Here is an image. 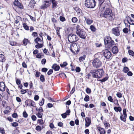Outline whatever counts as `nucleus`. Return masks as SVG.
<instances>
[{
    "label": "nucleus",
    "instance_id": "obj_1",
    "mask_svg": "<svg viewBox=\"0 0 134 134\" xmlns=\"http://www.w3.org/2000/svg\"><path fill=\"white\" fill-rule=\"evenodd\" d=\"M104 43L105 47L108 48H110L114 45L115 43L112 40L111 38L109 36H107L104 38Z\"/></svg>",
    "mask_w": 134,
    "mask_h": 134
},
{
    "label": "nucleus",
    "instance_id": "obj_2",
    "mask_svg": "<svg viewBox=\"0 0 134 134\" xmlns=\"http://www.w3.org/2000/svg\"><path fill=\"white\" fill-rule=\"evenodd\" d=\"M90 73L93 78H100L102 77L104 73L103 70L102 69L92 70Z\"/></svg>",
    "mask_w": 134,
    "mask_h": 134
},
{
    "label": "nucleus",
    "instance_id": "obj_3",
    "mask_svg": "<svg viewBox=\"0 0 134 134\" xmlns=\"http://www.w3.org/2000/svg\"><path fill=\"white\" fill-rule=\"evenodd\" d=\"M113 14L111 10L109 8L106 9L103 14V16L107 19L110 20L114 19L113 18Z\"/></svg>",
    "mask_w": 134,
    "mask_h": 134
},
{
    "label": "nucleus",
    "instance_id": "obj_4",
    "mask_svg": "<svg viewBox=\"0 0 134 134\" xmlns=\"http://www.w3.org/2000/svg\"><path fill=\"white\" fill-rule=\"evenodd\" d=\"M68 41L71 43L77 42L79 40L78 37L73 34H69L68 36Z\"/></svg>",
    "mask_w": 134,
    "mask_h": 134
},
{
    "label": "nucleus",
    "instance_id": "obj_5",
    "mask_svg": "<svg viewBox=\"0 0 134 134\" xmlns=\"http://www.w3.org/2000/svg\"><path fill=\"white\" fill-rule=\"evenodd\" d=\"M96 2L94 0H86L85 1V4L86 7L89 8H93L96 5Z\"/></svg>",
    "mask_w": 134,
    "mask_h": 134
},
{
    "label": "nucleus",
    "instance_id": "obj_6",
    "mask_svg": "<svg viewBox=\"0 0 134 134\" xmlns=\"http://www.w3.org/2000/svg\"><path fill=\"white\" fill-rule=\"evenodd\" d=\"M93 66L96 68H100L102 65V63L98 58H96L92 63Z\"/></svg>",
    "mask_w": 134,
    "mask_h": 134
},
{
    "label": "nucleus",
    "instance_id": "obj_7",
    "mask_svg": "<svg viewBox=\"0 0 134 134\" xmlns=\"http://www.w3.org/2000/svg\"><path fill=\"white\" fill-rule=\"evenodd\" d=\"M98 8L101 12L103 11L105 8L106 5H107L105 0H98Z\"/></svg>",
    "mask_w": 134,
    "mask_h": 134
},
{
    "label": "nucleus",
    "instance_id": "obj_8",
    "mask_svg": "<svg viewBox=\"0 0 134 134\" xmlns=\"http://www.w3.org/2000/svg\"><path fill=\"white\" fill-rule=\"evenodd\" d=\"M76 33L80 38L84 39L86 38V32L83 29H82L78 31H76Z\"/></svg>",
    "mask_w": 134,
    "mask_h": 134
},
{
    "label": "nucleus",
    "instance_id": "obj_9",
    "mask_svg": "<svg viewBox=\"0 0 134 134\" xmlns=\"http://www.w3.org/2000/svg\"><path fill=\"white\" fill-rule=\"evenodd\" d=\"M103 54L105 57L107 59H109L111 56V52L108 49H105L104 51Z\"/></svg>",
    "mask_w": 134,
    "mask_h": 134
},
{
    "label": "nucleus",
    "instance_id": "obj_10",
    "mask_svg": "<svg viewBox=\"0 0 134 134\" xmlns=\"http://www.w3.org/2000/svg\"><path fill=\"white\" fill-rule=\"evenodd\" d=\"M126 111L125 109H124L123 110V113L124 115H122L120 116V118L121 120L124 122L126 121V118L127 117V114L126 113Z\"/></svg>",
    "mask_w": 134,
    "mask_h": 134
},
{
    "label": "nucleus",
    "instance_id": "obj_11",
    "mask_svg": "<svg viewBox=\"0 0 134 134\" xmlns=\"http://www.w3.org/2000/svg\"><path fill=\"white\" fill-rule=\"evenodd\" d=\"M113 33L116 36H118L120 35V32L118 27L113 28L112 30Z\"/></svg>",
    "mask_w": 134,
    "mask_h": 134
},
{
    "label": "nucleus",
    "instance_id": "obj_12",
    "mask_svg": "<svg viewBox=\"0 0 134 134\" xmlns=\"http://www.w3.org/2000/svg\"><path fill=\"white\" fill-rule=\"evenodd\" d=\"M70 109H68L67 110L65 113H63L61 115L62 118L63 119H65L66 118L67 115H70Z\"/></svg>",
    "mask_w": 134,
    "mask_h": 134
},
{
    "label": "nucleus",
    "instance_id": "obj_13",
    "mask_svg": "<svg viewBox=\"0 0 134 134\" xmlns=\"http://www.w3.org/2000/svg\"><path fill=\"white\" fill-rule=\"evenodd\" d=\"M5 85L3 82H0V90L2 92L4 91L5 89Z\"/></svg>",
    "mask_w": 134,
    "mask_h": 134
},
{
    "label": "nucleus",
    "instance_id": "obj_14",
    "mask_svg": "<svg viewBox=\"0 0 134 134\" xmlns=\"http://www.w3.org/2000/svg\"><path fill=\"white\" fill-rule=\"evenodd\" d=\"M86 123L85 126L86 127H88L90 125L91 122V120L89 118H86L85 119Z\"/></svg>",
    "mask_w": 134,
    "mask_h": 134
},
{
    "label": "nucleus",
    "instance_id": "obj_15",
    "mask_svg": "<svg viewBox=\"0 0 134 134\" xmlns=\"http://www.w3.org/2000/svg\"><path fill=\"white\" fill-rule=\"evenodd\" d=\"M13 4L14 5L17 6L18 7L21 9H22L23 8V6L22 4L20 3L18 1L17 2H14Z\"/></svg>",
    "mask_w": 134,
    "mask_h": 134
},
{
    "label": "nucleus",
    "instance_id": "obj_16",
    "mask_svg": "<svg viewBox=\"0 0 134 134\" xmlns=\"http://www.w3.org/2000/svg\"><path fill=\"white\" fill-rule=\"evenodd\" d=\"M52 68L54 69L55 71H58L59 70L60 67L59 66L57 65V64H54L53 65Z\"/></svg>",
    "mask_w": 134,
    "mask_h": 134
},
{
    "label": "nucleus",
    "instance_id": "obj_17",
    "mask_svg": "<svg viewBox=\"0 0 134 134\" xmlns=\"http://www.w3.org/2000/svg\"><path fill=\"white\" fill-rule=\"evenodd\" d=\"M51 2L52 4V8L55 9L56 8L58 3L55 0H51Z\"/></svg>",
    "mask_w": 134,
    "mask_h": 134
},
{
    "label": "nucleus",
    "instance_id": "obj_18",
    "mask_svg": "<svg viewBox=\"0 0 134 134\" xmlns=\"http://www.w3.org/2000/svg\"><path fill=\"white\" fill-rule=\"evenodd\" d=\"M35 3L36 2L35 1L31 0L29 4V6L31 8H34Z\"/></svg>",
    "mask_w": 134,
    "mask_h": 134
},
{
    "label": "nucleus",
    "instance_id": "obj_19",
    "mask_svg": "<svg viewBox=\"0 0 134 134\" xmlns=\"http://www.w3.org/2000/svg\"><path fill=\"white\" fill-rule=\"evenodd\" d=\"M118 47L116 46H114L112 48V51L114 54H116L118 52Z\"/></svg>",
    "mask_w": 134,
    "mask_h": 134
},
{
    "label": "nucleus",
    "instance_id": "obj_20",
    "mask_svg": "<svg viewBox=\"0 0 134 134\" xmlns=\"http://www.w3.org/2000/svg\"><path fill=\"white\" fill-rule=\"evenodd\" d=\"M98 130L100 132V134H104L105 133V131L104 129L103 128L100 127H98Z\"/></svg>",
    "mask_w": 134,
    "mask_h": 134
},
{
    "label": "nucleus",
    "instance_id": "obj_21",
    "mask_svg": "<svg viewBox=\"0 0 134 134\" xmlns=\"http://www.w3.org/2000/svg\"><path fill=\"white\" fill-rule=\"evenodd\" d=\"M84 17L85 18V20H86V22L87 24L90 25L93 22V20L92 19L89 18L86 19V17Z\"/></svg>",
    "mask_w": 134,
    "mask_h": 134
},
{
    "label": "nucleus",
    "instance_id": "obj_22",
    "mask_svg": "<svg viewBox=\"0 0 134 134\" xmlns=\"http://www.w3.org/2000/svg\"><path fill=\"white\" fill-rule=\"evenodd\" d=\"M23 42L24 46H26L28 43H30L28 39L26 38H24L23 40Z\"/></svg>",
    "mask_w": 134,
    "mask_h": 134
},
{
    "label": "nucleus",
    "instance_id": "obj_23",
    "mask_svg": "<svg viewBox=\"0 0 134 134\" xmlns=\"http://www.w3.org/2000/svg\"><path fill=\"white\" fill-rule=\"evenodd\" d=\"M11 108L9 106H7L5 110L4 111V113L6 114L9 113L10 111Z\"/></svg>",
    "mask_w": 134,
    "mask_h": 134
},
{
    "label": "nucleus",
    "instance_id": "obj_24",
    "mask_svg": "<svg viewBox=\"0 0 134 134\" xmlns=\"http://www.w3.org/2000/svg\"><path fill=\"white\" fill-rule=\"evenodd\" d=\"M114 108L115 111L117 112H118L119 111L120 112L122 110L121 108L120 107H114Z\"/></svg>",
    "mask_w": 134,
    "mask_h": 134
},
{
    "label": "nucleus",
    "instance_id": "obj_25",
    "mask_svg": "<svg viewBox=\"0 0 134 134\" xmlns=\"http://www.w3.org/2000/svg\"><path fill=\"white\" fill-rule=\"evenodd\" d=\"M5 60L4 55L3 54H0V62H3Z\"/></svg>",
    "mask_w": 134,
    "mask_h": 134
},
{
    "label": "nucleus",
    "instance_id": "obj_26",
    "mask_svg": "<svg viewBox=\"0 0 134 134\" xmlns=\"http://www.w3.org/2000/svg\"><path fill=\"white\" fill-rule=\"evenodd\" d=\"M29 102L30 103H29V106L35 107L34 106L35 105V103L31 99H29Z\"/></svg>",
    "mask_w": 134,
    "mask_h": 134
},
{
    "label": "nucleus",
    "instance_id": "obj_27",
    "mask_svg": "<svg viewBox=\"0 0 134 134\" xmlns=\"http://www.w3.org/2000/svg\"><path fill=\"white\" fill-rule=\"evenodd\" d=\"M90 29L93 32H94L96 30V28L93 25H91L90 27Z\"/></svg>",
    "mask_w": 134,
    "mask_h": 134
},
{
    "label": "nucleus",
    "instance_id": "obj_28",
    "mask_svg": "<svg viewBox=\"0 0 134 134\" xmlns=\"http://www.w3.org/2000/svg\"><path fill=\"white\" fill-rule=\"evenodd\" d=\"M23 26L24 28L26 30H29V26L27 25L26 23H24L23 24Z\"/></svg>",
    "mask_w": 134,
    "mask_h": 134
},
{
    "label": "nucleus",
    "instance_id": "obj_29",
    "mask_svg": "<svg viewBox=\"0 0 134 134\" xmlns=\"http://www.w3.org/2000/svg\"><path fill=\"white\" fill-rule=\"evenodd\" d=\"M43 46V44H40L39 43H38L35 46V47L37 49L41 48Z\"/></svg>",
    "mask_w": 134,
    "mask_h": 134
},
{
    "label": "nucleus",
    "instance_id": "obj_30",
    "mask_svg": "<svg viewBox=\"0 0 134 134\" xmlns=\"http://www.w3.org/2000/svg\"><path fill=\"white\" fill-rule=\"evenodd\" d=\"M77 47V45L75 43H73L71 45V48L70 49L72 52H74V51H73L72 50V47Z\"/></svg>",
    "mask_w": 134,
    "mask_h": 134
},
{
    "label": "nucleus",
    "instance_id": "obj_31",
    "mask_svg": "<svg viewBox=\"0 0 134 134\" xmlns=\"http://www.w3.org/2000/svg\"><path fill=\"white\" fill-rule=\"evenodd\" d=\"M129 70V69L127 67H125L124 68L123 71L124 72L127 73Z\"/></svg>",
    "mask_w": 134,
    "mask_h": 134
},
{
    "label": "nucleus",
    "instance_id": "obj_32",
    "mask_svg": "<svg viewBox=\"0 0 134 134\" xmlns=\"http://www.w3.org/2000/svg\"><path fill=\"white\" fill-rule=\"evenodd\" d=\"M40 81L42 82H44L45 81V78L43 75H41L40 77Z\"/></svg>",
    "mask_w": 134,
    "mask_h": 134
},
{
    "label": "nucleus",
    "instance_id": "obj_33",
    "mask_svg": "<svg viewBox=\"0 0 134 134\" xmlns=\"http://www.w3.org/2000/svg\"><path fill=\"white\" fill-rule=\"evenodd\" d=\"M128 52L129 55L134 57V52L132 50H129Z\"/></svg>",
    "mask_w": 134,
    "mask_h": 134
},
{
    "label": "nucleus",
    "instance_id": "obj_34",
    "mask_svg": "<svg viewBox=\"0 0 134 134\" xmlns=\"http://www.w3.org/2000/svg\"><path fill=\"white\" fill-rule=\"evenodd\" d=\"M90 97L89 96L86 95L85 96V98L84 99V100L86 102H88L89 100Z\"/></svg>",
    "mask_w": 134,
    "mask_h": 134
},
{
    "label": "nucleus",
    "instance_id": "obj_35",
    "mask_svg": "<svg viewBox=\"0 0 134 134\" xmlns=\"http://www.w3.org/2000/svg\"><path fill=\"white\" fill-rule=\"evenodd\" d=\"M71 20L72 22L74 23H75L77 22L78 19L76 18L75 17H74L72 18Z\"/></svg>",
    "mask_w": 134,
    "mask_h": 134
},
{
    "label": "nucleus",
    "instance_id": "obj_36",
    "mask_svg": "<svg viewBox=\"0 0 134 134\" xmlns=\"http://www.w3.org/2000/svg\"><path fill=\"white\" fill-rule=\"evenodd\" d=\"M108 79V77H105L103 79L100 80L99 81H100L101 82H103L107 81Z\"/></svg>",
    "mask_w": 134,
    "mask_h": 134
},
{
    "label": "nucleus",
    "instance_id": "obj_37",
    "mask_svg": "<svg viewBox=\"0 0 134 134\" xmlns=\"http://www.w3.org/2000/svg\"><path fill=\"white\" fill-rule=\"evenodd\" d=\"M43 113H41L40 112H38L36 114L37 116L38 117L42 118V117Z\"/></svg>",
    "mask_w": 134,
    "mask_h": 134
},
{
    "label": "nucleus",
    "instance_id": "obj_38",
    "mask_svg": "<svg viewBox=\"0 0 134 134\" xmlns=\"http://www.w3.org/2000/svg\"><path fill=\"white\" fill-rule=\"evenodd\" d=\"M85 56L83 55V56L79 58V60L80 62L82 61L85 59Z\"/></svg>",
    "mask_w": 134,
    "mask_h": 134
},
{
    "label": "nucleus",
    "instance_id": "obj_39",
    "mask_svg": "<svg viewBox=\"0 0 134 134\" xmlns=\"http://www.w3.org/2000/svg\"><path fill=\"white\" fill-rule=\"evenodd\" d=\"M23 116L24 117L26 118L28 116V114L25 111H24L23 113Z\"/></svg>",
    "mask_w": 134,
    "mask_h": 134
},
{
    "label": "nucleus",
    "instance_id": "obj_40",
    "mask_svg": "<svg viewBox=\"0 0 134 134\" xmlns=\"http://www.w3.org/2000/svg\"><path fill=\"white\" fill-rule=\"evenodd\" d=\"M68 64L66 62H64L63 63V64H60V65L61 67H64L66 66Z\"/></svg>",
    "mask_w": 134,
    "mask_h": 134
},
{
    "label": "nucleus",
    "instance_id": "obj_41",
    "mask_svg": "<svg viewBox=\"0 0 134 134\" xmlns=\"http://www.w3.org/2000/svg\"><path fill=\"white\" fill-rule=\"evenodd\" d=\"M0 133H1L2 134H5V131L3 128H0Z\"/></svg>",
    "mask_w": 134,
    "mask_h": 134
},
{
    "label": "nucleus",
    "instance_id": "obj_42",
    "mask_svg": "<svg viewBox=\"0 0 134 134\" xmlns=\"http://www.w3.org/2000/svg\"><path fill=\"white\" fill-rule=\"evenodd\" d=\"M41 39L39 38V37H37L34 40V41L36 43H38V42H40L41 41Z\"/></svg>",
    "mask_w": 134,
    "mask_h": 134
},
{
    "label": "nucleus",
    "instance_id": "obj_43",
    "mask_svg": "<svg viewBox=\"0 0 134 134\" xmlns=\"http://www.w3.org/2000/svg\"><path fill=\"white\" fill-rule=\"evenodd\" d=\"M104 125L106 129H108L110 126V124L108 122L104 123Z\"/></svg>",
    "mask_w": 134,
    "mask_h": 134
},
{
    "label": "nucleus",
    "instance_id": "obj_44",
    "mask_svg": "<svg viewBox=\"0 0 134 134\" xmlns=\"http://www.w3.org/2000/svg\"><path fill=\"white\" fill-rule=\"evenodd\" d=\"M36 129L37 131H40L42 130L41 127L39 125L37 126L36 128Z\"/></svg>",
    "mask_w": 134,
    "mask_h": 134
},
{
    "label": "nucleus",
    "instance_id": "obj_45",
    "mask_svg": "<svg viewBox=\"0 0 134 134\" xmlns=\"http://www.w3.org/2000/svg\"><path fill=\"white\" fill-rule=\"evenodd\" d=\"M59 19L62 22H63L66 20L65 18L62 16L60 17Z\"/></svg>",
    "mask_w": 134,
    "mask_h": 134
},
{
    "label": "nucleus",
    "instance_id": "obj_46",
    "mask_svg": "<svg viewBox=\"0 0 134 134\" xmlns=\"http://www.w3.org/2000/svg\"><path fill=\"white\" fill-rule=\"evenodd\" d=\"M86 92L87 93L90 94L91 92V90L88 88H87L86 90Z\"/></svg>",
    "mask_w": 134,
    "mask_h": 134
},
{
    "label": "nucleus",
    "instance_id": "obj_47",
    "mask_svg": "<svg viewBox=\"0 0 134 134\" xmlns=\"http://www.w3.org/2000/svg\"><path fill=\"white\" fill-rule=\"evenodd\" d=\"M75 29L76 30V31H79L80 30L82 29H81L80 28L79 25H77Z\"/></svg>",
    "mask_w": 134,
    "mask_h": 134
},
{
    "label": "nucleus",
    "instance_id": "obj_48",
    "mask_svg": "<svg viewBox=\"0 0 134 134\" xmlns=\"http://www.w3.org/2000/svg\"><path fill=\"white\" fill-rule=\"evenodd\" d=\"M16 83L17 85H20L21 83L20 80L17 79H16Z\"/></svg>",
    "mask_w": 134,
    "mask_h": 134
},
{
    "label": "nucleus",
    "instance_id": "obj_49",
    "mask_svg": "<svg viewBox=\"0 0 134 134\" xmlns=\"http://www.w3.org/2000/svg\"><path fill=\"white\" fill-rule=\"evenodd\" d=\"M44 99L43 98L42 100L39 103V104L40 106H42L44 104Z\"/></svg>",
    "mask_w": 134,
    "mask_h": 134
},
{
    "label": "nucleus",
    "instance_id": "obj_50",
    "mask_svg": "<svg viewBox=\"0 0 134 134\" xmlns=\"http://www.w3.org/2000/svg\"><path fill=\"white\" fill-rule=\"evenodd\" d=\"M32 35L34 37H37L38 36L37 33L36 32H33L32 34Z\"/></svg>",
    "mask_w": 134,
    "mask_h": 134
},
{
    "label": "nucleus",
    "instance_id": "obj_51",
    "mask_svg": "<svg viewBox=\"0 0 134 134\" xmlns=\"http://www.w3.org/2000/svg\"><path fill=\"white\" fill-rule=\"evenodd\" d=\"M12 125L13 127H16L18 126V124L17 122H14L12 124Z\"/></svg>",
    "mask_w": 134,
    "mask_h": 134
},
{
    "label": "nucleus",
    "instance_id": "obj_52",
    "mask_svg": "<svg viewBox=\"0 0 134 134\" xmlns=\"http://www.w3.org/2000/svg\"><path fill=\"white\" fill-rule=\"evenodd\" d=\"M38 121L40 125H43L44 124L43 121L42 119L38 120Z\"/></svg>",
    "mask_w": 134,
    "mask_h": 134
},
{
    "label": "nucleus",
    "instance_id": "obj_53",
    "mask_svg": "<svg viewBox=\"0 0 134 134\" xmlns=\"http://www.w3.org/2000/svg\"><path fill=\"white\" fill-rule=\"evenodd\" d=\"M123 31L124 33H127L128 32V29L126 28H125L123 29Z\"/></svg>",
    "mask_w": 134,
    "mask_h": 134
},
{
    "label": "nucleus",
    "instance_id": "obj_54",
    "mask_svg": "<svg viewBox=\"0 0 134 134\" xmlns=\"http://www.w3.org/2000/svg\"><path fill=\"white\" fill-rule=\"evenodd\" d=\"M53 72V70L52 69H50L47 72V74L49 75L52 74Z\"/></svg>",
    "mask_w": 134,
    "mask_h": 134
},
{
    "label": "nucleus",
    "instance_id": "obj_55",
    "mask_svg": "<svg viewBox=\"0 0 134 134\" xmlns=\"http://www.w3.org/2000/svg\"><path fill=\"white\" fill-rule=\"evenodd\" d=\"M108 99L111 102H114L113 99H112L111 97L110 96H109L108 98Z\"/></svg>",
    "mask_w": 134,
    "mask_h": 134
},
{
    "label": "nucleus",
    "instance_id": "obj_56",
    "mask_svg": "<svg viewBox=\"0 0 134 134\" xmlns=\"http://www.w3.org/2000/svg\"><path fill=\"white\" fill-rule=\"evenodd\" d=\"M75 70L76 72H79L80 71L81 69L79 67H77L75 69Z\"/></svg>",
    "mask_w": 134,
    "mask_h": 134
},
{
    "label": "nucleus",
    "instance_id": "obj_57",
    "mask_svg": "<svg viewBox=\"0 0 134 134\" xmlns=\"http://www.w3.org/2000/svg\"><path fill=\"white\" fill-rule=\"evenodd\" d=\"M40 74V72L38 71L36 72L35 76L36 77H39Z\"/></svg>",
    "mask_w": 134,
    "mask_h": 134
},
{
    "label": "nucleus",
    "instance_id": "obj_58",
    "mask_svg": "<svg viewBox=\"0 0 134 134\" xmlns=\"http://www.w3.org/2000/svg\"><path fill=\"white\" fill-rule=\"evenodd\" d=\"M46 62V59H43L42 60L41 62L42 64H44Z\"/></svg>",
    "mask_w": 134,
    "mask_h": 134
},
{
    "label": "nucleus",
    "instance_id": "obj_59",
    "mask_svg": "<svg viewBox=\"0 0 134 134\" xmlns=\"http://www.w3.org/2000/svg\"><path fill=\"white\" fill-rule=\"evenodd\" d=\"M31 118L32 120L34 121L36 120V116L35 115H32L31 116Z\"/></svg>",
    "mask_w": 134,
    "mask_h": 134
},
{
    "label": "nucleus",
    "instance_id": "obj_60",
    "mask_svg": "<svg viewBox=\"0 0 134 134\" xmlns=\"http://www.w3.org/2000/svg\"><path fill=\"white\" fill-rule=\"evenodd\" d=\"M48 70V69L46 68H44L42 69V71L43 72H46Z\"/></svg>",
    "mask_w": 134,
    "mask_h": 134
},
{
    "label": "nucleus",
    "instance_id": "obj_61",
    "mask_svg": "<svg viewBox=\"0 0 134 134\" xmlns=\"http://www.w3.org/2000/svg\"><path fill=\"white\" fill-rule=\"evenodd\" d=\"M116 96L119 98H121L122 97V94L121 93L118 92L116 94Z\"/></svg>",
    "mask_w": 134,
    "mask_h": 134
},
{
    "label": "nucleus",
    "instance_id": "obj_62",
    "mask_svg": "<svg viewBox=\"0 0 134 134\" xmlns=\"http://www.w3.org/2000/svg\"><path fill=\"white\" fill-rule=\"evenodd\" d=\"M127 75L128 76H131L133 74L132 72L131 71H128L127 72Z\"/></svg>",
    "mask_w": 134,
    "mask_h": 134
},
{
    "label": "nucleus",
    "instance_id": "obj_63",
    "mask_svg": "<svg viewBox=\"0 0 134 134\" xmlns=\"http://www.w3.org/2000/svg\"><path fill=\"white\" fill-rule=\"evenodd\" d=\"M39 98V97L38 95H35L34 97V99L35 100H38Z\"/></svg>",
    "mask_w": 134,
    "mask_h": 134
},
{
    "label": "nucleus",
    "instance_id": "obj_64",
    "mask_svg": "<svg viewBox=\"0 0 134 134\" xmlns=\"http://www.w3.org/2000/svg\"><path fill=\"white\" fill-rule=\"evenodd\" d=\"M95 45L97 47H99L101 45V44L99 43H95Z\"/></svg>",
    "mask_w": 134,
    "mask_h": 134
}]
</instances>
